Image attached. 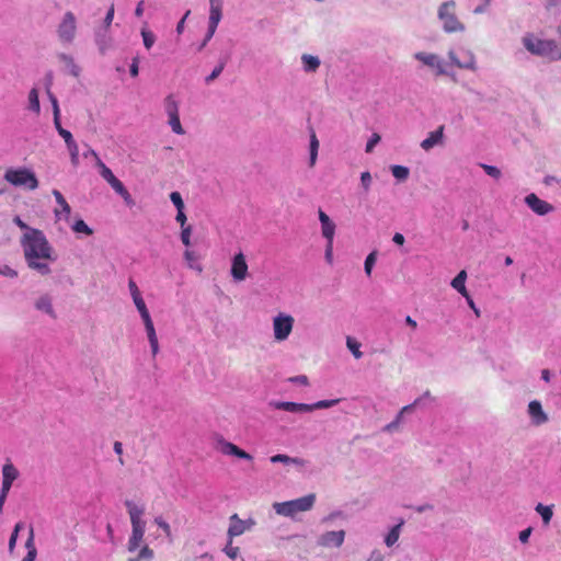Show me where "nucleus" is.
I'll return each instance as SVG.
<instances>
[{"label":"nucleus","mask_w":561,"mask_h":561,"mask_svg":"<svg viewBox=\"0 0 561 561\" xmlns=\"http://www.w3.org/2000/svg\"><path fill=\"white\" fill-rule=\"evenodd\" d=\"M316 503V494L310 493L302 497L286 501V502H275L273 504V510L277 515L295 518L298 513L310 511Z\"/></svg>","instance_id":"3"},{"label":"nucleus","mask_w":561,"mask_h":561,"mask_svg":"<svg viewBox=\"0 0 561 561\" xmlns=\"http://www.w3.org/2000/svg\"><path fill=\"white\" fill-rule=\"evenodd\" d=\"M124 504L131 524V534L127 542V551L130 557L127 561H152L153 550L148 545H142L146 533L145 507L130 500H126Z\"/></svg>","instance_id":"2"},{"label":"nucleus","mask_w":561,"mask_h":561,"mask_svg":"<svg viewBox=\"0 0 561 561\" xmlns=\"http://www.w3.org/2000/svg\"><path fill=\"white\" fill-rule=\"evenodd\" d=\"M128 289H129V293H130V296L133 299L141 296V293H140L137 284L133 279H129V282H128Z\"/></svg>","instance_id":"58"},{"label":"nucleus","mask_w":561,"mask_h":561,"mask_svg":"<svg viewBox=\"0 0 561 561\" xmlns=\"http://www.w3.org/2000/svg\"><path fill=\"white\" fill-rule=\"evenodd\" d=\"M219 449L224 455H230L234 456L240 459L244 460H252V456L244 451L243 449L239 448L237 445L227 442L225 439L218 440Z\"/></svg>","instance_id":"17"},{"label":"nucleus","mask_w":561,"mask_h":561,"mask_svg":"<svg viewBox=\"0 0 561 561\" xmlns=\"http://www.w3.org/2000/svg\"><path fill=\"white\" fill-rule=\"evenodd\" d=\"M25 548L27 549V551H31V549H36L35 543H34V528H33V526H30L28 538H27V540L25 542Z\"/></svg>","instance_id":"59"},{"label":"nucleus","mask_w":561,"mask_h":561,"mask_svg":"<svg viewBox=\"0 0 561 561\" xmlns=\"http://www.w3.org/2000/svg\"><path fill=\"white\" fill-rule=\"evenodd\" d=\"M139 58L138 57H135L133 58V61H131V65H130V68H129V73L131 77H137L138 73H139Z\"/></svg>","instance_id":"61"},{"label":"nucleus","mask_w":561,"mask_h":561,"mask_svg":"<svg viewBox=\"0 0 561 561\" xmlns=\"http://www.w3.org/2000/svg\"><path fill=\"white\" fill-rule=\"evenodd\" d=\"M48 96H49L51 107H53V115L54 116L60 115L59 104H58L56 96L54 94H51L49 91H48Z\"/></svg>","instance_id":"60"},{"label":"nucleus","mask_w":561,"mask_h":561,"mask_svg":"<svg viewBox=\"0 0 561 561\" xmlns=\"http://www.w3.org/2000/svg\"><path fill=\"white\" fill-rule=\"evenodd\" d=\"M391 173L398 181L404 182L410 175V170L403 165H392Z\"/></svg>","instance_id":"37"},{"label":"nucleus","mask_w":561,"mask_h":561,"mask_svg":"<svg viewBox=\"0 0 561 561\" xmlns=\"http://www.w3.org/2000/svg\"><path fill=\"white\" fill-rule=\"evenodd\" d=\"M403 524H404V522L401 520L399 524L393 526L389 530V533L386 535L385 543H386L387 547H392L399 540V537H400V534H401V528H402Z\"/></svg>","instance_id":"30"},{"label":"nucleus","mask_w":561,"mask_h":561,"mask_svg":"<svg viewBox=\"0 0 561 561\" xmlns=\"http://www.w3.org/2000/svg\"><path fill=\"white\" fill-rule=\"evenodd\" d=\"M168 123H169L172 131L175 133L176 135H183L185 133V130L183 129V127L181 125L179 114H176L175 116H169Z\"/></svg>","instance_id":"41"},{"label":"nucleus","mask_w":561,"mask_h":561,"mask_svg":"<svg viewBox=\"0 0 561 561\" xmlns=\"http://www.w3.org/2000/svg\"><path fill=\"white\" fill-rule=\"evenodd\" d=\"M373 183V176L368 171H365L360 174V186L365 194L370 191V186Z\"/></svg>","instance_id":"45"},{"label":"nucleus","mask_w":561,"mask_h":561,"mask_svg":"<svg viewBox=\"0 0 561 561\" xmlns=\"http://www.w3.org/2000/svg\"><path fill=\"white\" fill-rule=\"evenodd\" d=\"M421 403V399H416L413 403L409 404V405H405L403 407L400 412L397 414L396 419L390 422L389 424H387L382 431L383 432H387V433H393L398 430L400 423L402 422L403 420V414L407 413V412H410L411 410H413L415 407H417L419 404Z\"/></svg>","instance_id":"20"},{"label":"nucleus","mask_w":561,"mask_h":561,"mask_svg":"<svg viewBox=\"0 0 561 561\" xmlns=\"http://www.w3.org/2000/svg\"><path fill=\"white\" fill-rule=\"evenodd\" d=\"M100 170V175L110 184L116 176L113 174L110 168H107L101 159H98V165Z\"/></svg>","instance_id":"38"},{"label":"nucleus","mask_w":561,"mask_h":561,"mask_svg":"<svg viewBox=\"0 0 561 561\" xmlns=\"http://www.w3.org/2000/svg\"><path fill=\"white\" fill-rule=\"evenodd\" d=\"M224 552L230 558L236 559L239 554V548L232 546V539L229 538L228 543L226 545Z\"/></svg>","instance_id":"51"},{"label":"nucleus","mask_w":561,"mask_h":561,"mask_svg":"<svg viewBox=\"0 0 561 561\" xmlns=\"http://www.w3.org/2000/svg\"><path fill=\"white\" fill-rule=\"evenodd\" d=\"M70 153L71 163L73 167H77L79 164V148L78 144H72L67 147Z\"/></svg>","instance_id":"48"},{"label":"nucleus","mask_w":561,"mask_h":561,"mask_svg":"<svg viewBox=\"0 0 561 561\" xmlns=\"http://www.w3.org/2000/svg\"><path fill=\"white\" fill-rule=\"evenodd\" d=\"M470 307V309L474 312L476 317H480L481 312L480 309L476 306L474 301L472 300L471 296L468 294L467 297H463Z\"/></svg>","instance_id":"63"},{"label":"nucleus","mask_w":561,"mask_h":561,"mask_svg":"<svg viewBox=\"0 0 561 561\" xmlns=\"http://www.w3.org/2000/svg\"><path fill=\"white\" fill-rule=\"evenodd\" d=\"M295 319L291 314L279 312L272 321L273 337L276 342H284L288 340L294 329Z\"/></svg>","instance_id":"8"},{"label":"nucleus","mask_w":561,"mask_h":561,"mask_svg":"<svg viewBox=\"0 0 561 561\" xmlns=\"http://www.w3.org/2000/svg\"><path fill=\"white\" fill-rule=\"evenodd\" d=\"M380 135L378 133H374L366 144L365 151L367 153H370L374 150L375 146L380 141Z\"/></svg>","instance_id":"49"},{"label":"nucleus","mask_w":561,"mask_h":561,"mask_svg":"<svg viewBox=\"0 0 561 561\" xmlns=\"http://www.w3.org/2000/svg\"><path fill=\"white\" fill-rule=\"evenodd\" d=\"M523 44L534 55L550 57L551 59L561 58V53L553 41H543L533 35H527L523 38Z\"/></svg>","instance_id":"6"},{"label":"nucleus","mask_w":561,"mask_h":561,"mask_svg":"<svg viewBox=\"0 0 561 561\" xmlns=\"http://www.w3.org/2000/svg\"><path fill=\"white\" fill-rule=\"evenodd\" d=\"M366 561H383V554L379 550H373Z\"/></svg>","instance_id":"64"},{"label":"nucleus","mask_w":561,"mask_h":561,"mask_svg":"<svg viewBox=\"0 0 561 561\" xmlns=\"http://www.w3.org/2000/svg\"><path fill=\"white\" fill-rule=\"evenodd\" d=\"M301 64L305 72L313 73L319 69L321 61L318 56L304 54L301 56Z\"/></svg>","instance_id":"25"},{"label":"nucleus","mask_w":561,"mask_h":561,"mask_svg":"<svg viewBox=\"0 0 561 561\" xmlns=\"http://www.w3.org/2000/svg\"><path fill=\"white\" fill-rule=\"evenodd\" d=\"M37 311L47 314L51 319H56V312L53 306V298L48 294H43L34 301Z\"/></svg>","instance_id":"18"},{"label":"nucleus","mask_w":561,"mask_h":561,"mask_svg":"<svg viewBox=\"0 0 561 561\" xmlns=\"http://www.w3.org/2000/svg\"><path fill=\"white\" fill-rule=\"evenodd\" d=\"M110 185L119 196L122 194H126V187L117 178H116V180L111 182Z\"/></svg>","instance_id":"55"},{"label":"nucleus","mask_w":561,"mask_h":561,"mask_svg":"<svg viewBox=\"0 0 561 561\" xmlns=\"http://www.w3.org/2000/svg\"><path fill=\"white\" fill-rule=\"evenodd\" d=\"M480 167L483 171L493 179H500L502 175L501 170L497 167L481 163Z\"/></svg>","instance_id":"47"},{"label":"nucleus","mask_w":561,"mask_h":561,"mask_svg":"<svg viewBox=\"0 0 561 561\" xmlns=\"http://www.w3.org/2000/svg\"><path fill=\"white\" fill-rule=\"evenodd\" d=\"M414 58L421 61L423 65L435 70L436 76H448L454 81H456L455 73H451L445 62L440 59L439 56L432 53L419 51L414 54Z\"/></svg>","instance_id":"10"},{"label":"nucleus","mask_w":561,"mask_h":561,"mask_svg":"<svg viewBox=\"0 0 561 561\" xmlns=\"http://www.w3.org/2000/svg\"><path fill=\"white\" fill-rule=\"evenodd\" d=\"M58 134L65 140L67 147L72 144H76V140L73 139V137L69 130L61 129Z\"/></svg>","instance_id":"56"},{"label":"nucleus","mask_w":561,"mask_h":561,"mask_svg":"<svg viewBox=\"0 0 561 561\" xmlns=\"http://www.w3.org/2000/svg\"><path fill=\"white\" fill-rule=\"evenodd\" d=\"M133 301L141 317L142 321L151 319L149 310L145 304L142 296L134 298Z\"/></svg>","instance_id":"35"},{"label":"nucleus","mask_w":561,"mask_h":561,"mask_svg":"<svg viewBox=\"0 0 561 561\" xmlns=\"http://www.w3.org/2000/svg\"><path fill=\"white\" fill-rule=\"evenodd\" d=\"M271 462L273 463H284V465H295V466H298V467H306L307 466V460L302 459V458H298V457H290V456H287V455H284V454H277V455H274L270 458Z\"/></svg>","instance_id":"24"},{"label":"nucleus","mask_w":561,"mask_h":561,"mask_svg":"<svg viewBox=\"0 0 561 561\" xmlns=\"http://www.w3.org/2000/svg\"><path fill=\"white\" fill-rule=\"evenodd\" d=\"M27 110L38 115L41 113V103L38 98V90L31 89L27 95Z\"/></svg>","instance_id":"29"},{"label":"nucleus","mask_w":561,"mask_h":561,"mask_svg":"<svg viewBox=\"0 0 561 561\" xmlns=\"http://www.w3.org/2000/svg\"><path fill=\"white\" fill-rule=\"evenodd\" d=\"M154 523L163 530L167 537L171 538L170 525L161 516H157Z\"/></svg>","instance_id":"54"},{"label":"nucleus","mask_w":561,"mask_h":561,"mask_svg":"<svg viewBox=\"0 0 561 561\" xmlns=\"http://www.w3.org/2000/svg\"><path fill=\"white\" fill-rule=\"evenodd\" d=\"M346 346L355 358L359 359L363 356V353L359 350L360 343H358L355 339L347 336Z\"/></svg>","instance_id":"39"},{"label":"nucleus","mask_w":561,"mask_h":561,"mask_svg":"<svg viewBox=\"0 0 561 561\" xmlns=\"http://www.w3.org/2000/svg\"><path fill=\"white\" fill-rule=\"evenodd\" d=\"M466 279H467V272L465 270L460 271L457 276L451 280L450 285L451 287L457 290L462 297H467L469 294L466 288Z\"/></svg>","instance_id":"26"},{"label":"nucleus","mask_w":561,"mask_h":561,"mask_svg":"<svg viewBox=\"0 0 561 561\" xmlns=\"http://www.w3.org/2000/svg\"><path fill=\"white\" fill-rule=\"evenodd\" d=\"M345 540V531L344 530H330L321 534L318 539L317 543L320 547L324 548H340Z\"/></svg>","instance_id":"14"},{"label":"nucleus","mask_w":561,"mask_h":561,"mask_svg":"<svg viewBox=\"0 0 561 561\" xmlns=\"http://www.w3.org/2000/svg\"><path fill=\"white\" fill-rule=\"evenodd\" d=\"M225 66H226V61L225 60H220L219 64L210 72V75L205 78V83L209 84L214 80H216L220 76V73L222 72Z\"/></svg>","instance_id":"42"},{"label":"nucleus","mask_w":561,"mask_h":561,"mask_svg":"<svg viewBox=\"0 0 561 561\" xmlns=\"http://www.w3.org/2000/svg\"><path fill=\"white\" fill-rule=\"evenodd\" d=\"M222 18V8H209V24H219Z\"/></svg>","instance_id":"46"},{"label":"nucleus","mask_w":561,"mask_h":561,"mask_svg":"<svg viewBox=\"0 0 561 561\" xmlns=\"http://www.w3.org/2000/svg\"><path fill=\"white\" fill-rule=\"evenodd\" d=\"M77 34V19L71 11H67L57 27V36L62 44H71Z\"/></svg>","instance_id":"9"},{"label":"nucleus","mask_w":561,"mask_h":561,"mask_svg":"<svg viewBox=\"0 0 561 561\" xmlns=\"http://www.w3.org/2000/svg\"><path fill=\"white\" fill-rule=\"evenodd\" d=\"M230 273L236 282H242L247 278L248 264L242 252H239L233 256Z\"/></svg>","instance_id":"15"},{"label":"nucleus","mask_w":561,"mask_h":561,"mask_svg":"<svg viewBox=\"0 0 561 561\" xmlns=\"http://www.w3.org/2000/svg\"><path fill=\"white\" fill-rule=\"evenodd\" d=\"M95 44L101 54H105L112 47V37L108 28H99L95 32Z\"/></svg>","instance_id":"21"},{"label":"nucleus","mask_w":561,"mask_h":561,"mask_svg":"<svg viewBox=\"0 0 561 561\" xmlns=\"http://www.w3.org/2000/svg\"><path fill=\"white\" fill-rule=\"evenodd\" d=\"M527 414L530 424L534 426H541L549 422V416L543 410L542 404L538 400H533L527 405Z\"/></svg>","instance_id":"13"},{"label":"nucleus","mask_w":561,"mask_h":561,"mask_svg":"<svg viewBox=\"0 0 561 561\" xmlns=\"http://www.w3.org/2000/svg\"><path fill=\"white\" fill-rule=\"evenodd\" d=\"M289 381L294 382V383H299V385H302V386H307L309 383L308 377L306 375H298V376H295V377H290Z\"/></svg>","instance_id":"62"},{"label":"nucleus","mask_w":561,"mask_h":561,"mask_svg":"<svg viewBox=\"0 0 561 561\" xmlns=\"http://www.w3.org/2000/svg\"><path fill=\"white\" fill-rule=\"evenodd\" d=\"M141 37H142V42H144V46L147 48V49H150L154 42H156V36L154 34L147 30V28H142L141 30Z\"/></svg>","instance_id":"43"},{"label":"nucleus","mask_w":561,"mask_h":561,"mask_svg":"<svg viewBox=\"0 0 561 561\" xmlns=\"http://www.w3.org/2000/svg\"><path fill=\"white\" fill-rule=\"evenodd\" d=\"M59 60L65 66V69L73 77H79L80 67L75 62V59L66 54L59 55Z\"/></svg>","instance_id":"27"},{"label":"nucleus","mask_w":561,"mask_h":561,"mask_svg":"<svg viewBox=\"0 0 561 561\" xmlns=\"http://www.w3.org/2000/svg\"><path fill=\"white\" fill-rule=\"evenodd\" d=\"M255 526L253 518L241 519L238 514H233L229 517V527L227 530L228 538L241 536L248 530H251Z\"/></svg>","instance_id":"12"},{"label":"nucleus","mask_w":561,"mask_h":561,"mask_svg":"<svg viewBox=\"0 0 561 561\" xmlns=\"http://www.w3.org/2000/svg\"><path fill=\"white\" fill-rule=\"evenodd\" d=\"M377 260V251L370 252L364 263V270L367 276L371 275L373 267Z\"/></svg>","instance_id":"44"},{"label":"nucleus","mask_w":561,"mask_h":561,"mask_svg":"<svg viewBox=\"0 0 561 561\" xmlns=\"http://www.w3.org/2000/svg\"><path fill=\"white\" fill-rule=\"evenodd\" d=\"M535 511L541 516L543 525L548 526L553 516L552 506L538 503L535 507Z\"/></svg>","instance_id":"32"},{"label":"nucleus","mask_w":561,"mask_h":561,"mask_svg":"<svg viewBox=\"0 0 561 561\" xmlns=\"http://www.w3.org/2000/svg\"><path fill=\"white\" fill-rule=\"evenodd\" d=\"M526 205L537 215L545 216L553 211V206L548 202L540 199L536 194L531 193L525 197Z\"/></svg>","instance_id":"16"},{"label":"nucleus","mask_w":561,"mask_h":561,"mask_svg":"<svg viewBox=\"0 0 561 561\" xmlns=\"http://www.w3.org/2000/svg\"><path fill=\"white\" fill-rule=\"evenodd\" d=\"M184 259L187 262L190 268L195 270L199 273L203 271L202 265L197 263L198 255L195 252L186 250L184 252Z\"/></svg>","instance_id":"34"},{"label":"nucleus","mask_w":561,"mask_h":561,"mask_svg":"<svg viewBox=\"0 0 561 561\" xmlns=\"http://www.w3.org/2000/svg\"><path fill=\"white\" fill-rule=\"evenodd\" d=\"M318 150H319V140H318L316 134L312 131L310 135V145H309V151H310L309 167L310 168L314 167V164L317 162Z\"/></svg>","instance_id":"33"},{"label":"nucleus","mask_w":561,"mask_h":561,"mask_svg":"<svg viewBox=\"0 0 561 561\" xmlns=\"http://www.w3.org/2000/svg\"><path fill=\"white\" fill-rule=\"evenodd\" d=\"M170 199L173 203V205L175 206L176 210L184 209V202L179 192H172L170 194Z\"/></svg>","instance_id":"52"},{"label":"nucleus","mask_w":561,"mask_h":561,"mask_svg":"<svg viewBox=\"0 0 561 561\" xmlns=\"http://www.w3.org/2000/svg\"><path fill=\"white\" fill-rule=\"evenodd\" d=\"M444 140V126H439L436 130L431 131L428 136L421 142V148L430 151L435 146L442 145Z\"/></svg>","instance_id":"19"},{"label":"nucleus","mask_w":561,"mask_h":561,"mask_svg":"<svg viewBox=\"0 0 561 561\" xmlns=\"http://www.w3.org/2000/svg\"><path fill=\"white\" fill-rule=\"evenodd\" d=\"M53 195L56 199V203L60 207V209L56 208L54 210L56 218L61 219L62 217H65L66 219H68V217L70 216V213H71V207L69 206V204L67 203V201L65 199V197L58 190H54Z\"/></svg>","instance_id":"22"},{"label":"nucleus","mask_w":561,"mask_h":561,"mask_svg":"<svg viewBox=\"0 0 561 561\" xmlns=\"http://www.w3.org/2000/svg\"><path fill=\"white\" fill-rule=\"evenodd\" d=\"M335 227L336 226L333 221L321 225L322 237L328 241V243H333Z\"/></svg>","instance_id":"36"},{"label":"nucleus","mask_w":561,"mask_h":561,"mask_svg":"<svg viewBox=\"0 0 561 561\" xmlns=\"http://www.w3.org/2000/svg\"><path fill=\"white\" fill-rule=\"evenodd\" d=\"M191 234H192V227L191 226H186V227L182 228L181 241L186 247L191 245Z\"/></svg>","instance_id":"53"},{"label":"nucleus","mask_w":561,"mask_h":561,"mask_svg":"<svg viewBox=\"0 0 561 561\" xmlns=\"http://www.w3.org/2000/svg\"><path fill=\"white\" fill-rule=\"evenodd\" d=\"M0 275L8 278L18 277V272L7 264H0Z\"/></svg>","instance_id":"50"},{"label":"nucleus","mask_w":561,"mask_h":561,"mask_svg":"<svg viewBox=\"0 0 561 561\" xmlns=\"http://www.w3.org/2000/svg\"><path fill=\"white\" fill-rule=\"evenodd\" d=\"M448 58L454 66L460 69H467L471 71L477 70L476 56L469 49H460L459 51L450 49L448 51Z\"/></svg>","instance_id":"11"},{"label":"nucleus","mask_w":561,"mask_h":561,"mask_svg":"<svg viewBox=\"0 0 561 561\" xmlns=\"http://www.w3.org/2000/svg\"><path fill=\"white\" fill-rule=\"evenodd\" d=\"M142 322L145 324V329H146L147 337H148V341H149V344L151 347L152 356L154 357L159 353V342H158V336L156 333V329H154L152 319H149V320H146Z\"/></svg>","instance_id":"23"},{"label":"nucleus","mask_w":561,"mask_h":561,"mask_svg":"<svg viewBox=\"0 0 561 561\" xmlns=\"http://www.w3.org/2000/svg\"><path fill=\"white\" fill-rule=\"evenodd\" d=\"M455 8L456 2L454 0L446 1L438 8V19L442 21L443 28L447 33L465 31V25L458 20Z\"/></svg>","instance_id":"7"},{"label":"nucleus","mask_w":561,"mask_h":561,"mask_svg":"<svg viewBox=\"0 0 561 561\" xmlns=\"http://www.w3.org/2000/svg\"><path fill=\"white\" fill-rule=\"evenodd\" d=\"M19 476H20L19 470L15 468V466L10 460H8L2 466V479L3 480L13 483L19 478Z\"/></svg>","instance_id":"28"},{"label":"nucleus","mask_w":561,"mask_h":561,"mask_svg":"<svg viewBox=\"0 0 561 561\" xmlns=\"http://www.w3.org/2000/svg\"><path fill=\"white\" fill-rule=\"evenodd\" d=\"M21 245L27 266L45 276L51 273L50 262L56 261L54 249L45 234L38 229H28L21 239Z\"/></svg>","instance_id":"1"},{"label":"nucleus","mask_w":561,"mask_h":561,"mask_svg":"<svg viewBox=\"0 0 561 561\" xmlns=\"http://www.w3.org/2000/svg\"><path fill=\"white\" fill-rule=\"evenodd\" d=\"M71 229L77 233H83L87 236H91L93 233V230L82 219L75 221Z\"/></svg>","instance_id":"40"},{"label":"nucleus","mask_w":561,"mask_h":561,"mask_svg":"<svg viewBox=\"0 0 561 561\" xmlns=\"http://www.w3.org/2000/svg\"><path fill=\"white\" fill-rule=\"evenodd\" d=\"M341 399L320 400L318 402L308 403H296L288 401H272L270 405L276 410H283L293 413H309L318 409H329L336 405Z\"/></svg>","instance_id":"4"},{"label":"nucleus","mask_w":561,"mask_h":561,"mask_svg":"<svg viewBox=\"0 0 561 561\" xmlns=\"http://www.w3.org/2000/svg\"><path fill=\"white\" fill-rule=\"evenodd\" d=\"M114 4H112L110 7V9L107 10V13L104 18V25L102 28H110L112 22H113V19H114Z\"/></svg>","instance_id":"57"},{"label":"nucleus","mask_w":561,"mask_h":561,"mask_svg":"<svg viewBox=\"0 0 561 561\" xmlns=\"http://www.w3.org/2000/svg\"><path fill=\"white\" fill-rule=\"evenodd\" d=\"M3 179L16 187L34 191L38 187V180L35 173L27 168H10L5 171Z\"/></svg>","instance_id":"5"},{"label":"nucleus","mask_w":561,"mask_h":561,"mask_svg":"<svg viewBox=\"0 0 561 561\" xmlns=\"http://www.w3.org/2000/svg\"><path fill=\"white\" fill-rule=\"evenodd\" d=\"M163 106L168 117L179 114V103L173 94H169L164 98Z\"/></svg>","instance_id":"31"}]
</instances>
